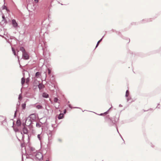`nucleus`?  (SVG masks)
<instances>
[{
  "label": "nucleus",
  "instance_id": "obj_1",
  "mask_svg": "<svg viewBox=\"0 0 161 161\" xmlns=\"http://www.w3.org/2000/svg\"><path fill=\"white\" fill-rule=\"evenodd\" d=\"M34 156V158L36 159H38L39 161H41L43 158V156L41 153L37 152L36 153H34L33 154L32 153L30 154L29 157L30 158H31V156Z\"/></svg>",
  "mask_w": 161,
  "mask_h": 161
},
{
  "label": "nucleus",
  "instance_id": "obj_2",
  "mask_svg": "<svg viewBox=\"0 0 161 161\" xmlns=\"http://www.w3.org/2000/svg\"><path fill=\"white\" fill-rule=\"evenodd\" d=\"M22 58L25 60H28L29 58V56L28 54L25 52L22 53Z\"/></svg>",
  "mask_w": 161,
  "mask_h": 161
},
{
  "label": "nucleus",
  "instance_id": "obj_3",
  "mask_svg": "<svg viewBox=\"0 0 161 161\" xmlns=\"http://www.w3.org/2000/svg\"><path fill=\"white\" fill-rule=\"evenodd\" d=\"M25 122L27 124V126H29L31 124H32V121L29 118H27L25 119Z\"/></svg>",
  "mask_w": 161,
  "mask_h": 161
},
{
  "label": "nucleus",
  "instance_id": "obj_4",
  "mask_svg": "<svg viewBox=\"0 0 161 161\" xmlns=\"http://www.w3.org/2000/svg\"><path fill=\"white\" fill-rule=\"evenodd\" d=\"M28 118H29L32 121H34L36 119V115L35 114H33L30 115Z\"/></svg>",
  "mask_w": 161,
  "mask_h": 161
},
{
  "label": "nucleus",
  "instance_id": "obj_5",
  "mask_svg": "<svg viewBox=\"0 0 161 161\" xmlns=\"http://www.w3.org/2000/svg\"><path fill=\"white\" fill-rule=\"evenodd\" d=\"M12 25L13 26L14 28H16L18 26V23H17V22L16 21V20L14 19H13L12 20Z\"/></svg>",
  "mask_w": 161,
  "mask_h": 161
},
{
  "label": "nucleus",
  "instance_id": "obj_6",
  "mask_svg": "<svg viewBox=\"0 0 161 161\" xmlns=\"http://www.w3.org/2000/svg\"><path fill=\"white\" fill-rule=\"evenodd\" d=\"M30 154L32 153L33 154L34 153H36V150L35 149V148L33 147H31L30 148Z\"/></svg>",
  "mask_w": 161,
  "mask_h": 161
},
{
  "label": "nucleus",
  "instance_id": "obj_7",
  "mask_svg": "<svg viewBox=\"0 0 161 161\" xmlns=\"http://www.w3.org/2000/svg\"><path fill=\"white\" fill-rule=\"evenodd\" d=\"M21 122L20 121V120L19 119H17L16 122V124L18 126H20L21 125Z\"/></svg>",
  "mask_w": 161,
  "mask_h": 161
},
{
  "label": "nucleus",
  "instance_id": "obj_8",
  "mask_svg": "<svg viewBox=\"0 0 161 161\" xmlns=\"http://www.w3.org/2000/svg\"><path fill=\"white\" fill-rule=\"evenodd\" d=\"M23 132L24 134H27L28 133V130L27 128L25 127H24L23 129Z\"/></svg>",
  "mask_w": 161,
  "mask_h": 161
},
{
  "label": "nucleus",
  "instance_id": "obj_9",
  "mask_svg": "<svg viewBox=\"0 0 161 161\" xmlns=\"http://www.w3.org/2000/svg\"><path fill=\"white\" fill-rule=\"evenodd\" d=\"M111 108H112V107L110 108L107 111L105 112L104 113H101L100 114H98L100 116H103L104 115H105L108 113L110 109Z\"/></svg>",
  "mask_w": 161,
  "mask_h": 161
},
{
  "label": "nucleus",
  "instance_id": "obj_10",
  "mask_svg": "<svg viewBox=\"0 0 161 161\" xmlns=\"http://www.w3.org/2000/svg\"><path fill=\"white\" fill-rule=\"evenodd\" d=\"M47 21L48 20L47 19H46L42 23V25H44V27H47L48 26V24H46V21Z\"/></svg>",
  "mask_w": 161,
  "mask_h": 161
},
{
  "label": "nucleus",
  "instance_id": "obj_11",
  "mask_svg": "<svg viewBox=\"0 0 161 161\" xmlns=\"http://www.w3.org/2000/svg\"><path fill=\"white\" fill-rule=\"evenodd\" d=\"M38 86L40 90H42L44 87V86L42 84H39L38 85Z\"/></svg>",
  "mask_w": 161,
  "mask_h": 161
},
{
  "label": "nucleus",
  "instance_id": "obj_12",
  "mask_svg": "<svg viewBox=\"0 0 161 161\" xmlns=\"http://www.w3.org/2000/svg\"><path fill=\"white\" fill-rule=\"evenodd\" d=\"M42 96L44 98H47L49 97V96L48 94L44 92L42 93Z\"/></svg>",
  "mask_w": 161,
  "mask_h": 161
},
{
  "label": "nucleus",
  "instance_id": "obj_13",
  "mask_svg": "<svg viewBox=\"0 0 161 161\" xmlns=\"http://www.w3.org/2000/svg\"><path fill=\"white\" fill-rule=\"evenodd\" d=\"M64 118V115L63 113H60L58 117V118L59 119H62Z\"/></svg>",
  "mask_w": 161,
  "mask_h": 161
},
{
  "label": "nucleus",
  "instance_id": "obj_14",
  "mask_svg": "<svg viewBox=\"0 0 161 161\" xmlns=\"http://www.w3.org/2000/svg\"><path fill=\"white\" fill-rule=\"evenodd\" d=\"M2 18L3 19V20H2V22L4 21V22L5 23H7V21L6 19L5 16L3 14L2 16Z\"/></svg>",
  "mask_w": 161,
  "mask_h": 161
},
{
  "label": "nucleus",
  "instance_id": "obj_15",
  "mask_svg": "<svg viewBox=\"0 0 161 161\" xmlns=\"http://www.w3.org/2000/svg\"><path fill=\"white\" fill-rule=\"evenodd\" d=\"M104 36V35L102 37L99 41H98L97 42V44H96V47H95L96 48H97L98 46L99 43L102 41L103 39V37Z\"/></svg>",
  "mask_w": 161,
  "mask_h": 161
},
{
  "label": "nucleus",
  "instance_id": "obj_16",
  "mask_svg": "<svg viewBox=\"0 0 161 161\" xmlns=\"http://www.w3.org/2000/svg\"><path fill=\"white\" fill-rule=\"evenodd\" d=\"M25 81V78L23 77L21 79V84L22 86H23L24 84Z\"/></svg>",
  "mask_w": 161,
  "mask_h": 161
},
{
  "label": "nucleus",
  "instance_id": "obj_17",
  "mask_svg": "<svg viewBox=\"0 0 161 161\" xmlns=\"http://www.w3.org/2000/svg\"><path fill=\"white\" fill-rule=\"evenodd\" d=\"M110 121L111 122V123L110 125V126H112L113 125H115V126H116V125H115V121H114L113 120L111 119H110Z\"/></svg>",
  "mask_w": 161,
  "mask_h": 161
},
{
  "label": "nucleus",
  "instance_id": "obj_18",
  "mask_svg": "<svg viewBox=\"0 0 161 161\" xmlns=\"http://www.w3.org/2000/svg\"><path fill=\"white\" fill-rule=\"evenodd\" d=\"M36 107L38 109H42L43 108V107L40 105H37L36 106Z\"/></svg>",
  "mask_w": 161,
  "mask_h": 161
},
{
  "label": "nucleus",
  "instance_id": "obj_19",
  "mask_svg": "<svg viewBox=\"0 0 161 161\" xmlns=\"http://www.w3.org/2000/svg\"><path fill=\"white\" fill-rule=\"evenodd\" d=\"M19 107L18 106H17V107H16V110H15V112H14V118H15V117H16L17 116V112L18 111V108H19Z\"/></svg>",
  "mask_w": 161,
  "mask_h": 161
},
{
  "label": "nucleus",
  "instance_id": "obj_20",
  "mask_svg": "<svg viewBox=\"0 0 161 161\" xmlns=\"http://www.w3.org/2000/svg\"><path fill=\"white\" fill-rule=\"evenodd\" d=\"M20 50L22 52V53H24L26 52V51L25 48L23 47H21L20 48Z\"/></svg>",
  "mask_w": 161,
  "mask_h": 161
},
{
  "label": "nucleus",
  "instance_id": "obj_21",
  "mask_svg": "<svg viewBox=\"0 0 161 161\" xmlns=\"http://www.w3.org/2000/svg\"><path fill=\"white\" fill-rule=\"evenodd\" d=\"M26 103H23L21 105L22 109L23 110L25 109L26 108Z\"/></svg>",
  "mask_w": 161,
  "mask_h": 161
},
{
  "label": "nucleus",
  "instance_id": "obj_22",
  "mask_svg": "<svg viewBox=\"0 0 161 161\" xmlns=\"http://www.w3.org/2000/svg\"><path fill=\"white\" fill-rule=\"evenodd\" d=\"M41 74L39 72H37L35 74V77L37 78H38Z\"/></svg>",
  "mask_w": 161,
  "mask_h": 161
},
{
  "label": "nucleus",
  "instance_id": "obj_23",
  "mask_svg": "<svg viewBox=\"0 0 161 161\" xmlns=\"http://www.w3.org/2000/svg\"><path fill=\"white\" fill-rule=\"evenodd\" d=\"M52 132L50 131L49 133L48 134V140H50L51 139V137L52 136Z\"/></svg>",
  "mask_w": 161,
  "mask_h": 161
},
{
  "label": "nucleus",
  "instance_id": "obj_24",
  "mask_svg": "<svg viewBox=\"0 0 161 161\" xmlns=\"http://www.w3.org/2000/svg\"><path fill=\"white\" fill-rule=\"evenodd\" d=\"M129 94V91L128 90H126V93H125V97H128Z\"/></svg>",
  "mask_w": 161,
  "mask_h": 161
},
{
  "label": "nucleus",
  "instance_id": "obj_25",
  "mask_svg": "<svg viewBox=\"0 0 161 161\" xmlns=\"http://www.w3.org/2000/svg\"><path fill=\"white\" fill-rule=\"evenodd\" d=\"M68 106L69 108L72 109V108H80L77 107H74L73 108L72 106H71V104H69L68 105Z\"/></svg>",
  "mask_w": 161,
  "mask_h": 161
},
{
  "label": "nucleus",
  "instance_id": "obj_26",
  "mask_svg": "<svg viewBox=\"0 0 161 161\" xmlns=\"http://www.w3.org/2000/svg\"><path fill=\"white\" fill-rule=\"evenodd\" d=\"M22 98V96L21 94H20L19 95V97H18V99L19 100H21Z\"/></svg>",
  "mask_w": 161,
  "mask_h": 161
},
{
  "label": "nucleus",
  "instance_id": "obj_27",
  "mask_svg": "<svg viewBox=\"0 0 161 161\" xmlns=\"http://www.w3.org/2000/svg\"><path fill=\"white\" fill-rule=\"evenodd\" d=\"M30 81V78L29 77H28L26 79V83L27 84H28Z\"/></svg>",
  "mask_w": 161,
  "mask_h": 161
},
{
  "label": "nucleus",
  "instance_id": "obj_28",
  "mask_svg": "<svg viewBox=\"0 0 161 161\" xmlns=\"http://www.w3.org/2000/svg\"><path fill=\"white\" fill-rule=\"evenodd\" d=\"M47 72L48 75H50L51 74V70L49 68L47 69Z\"/></svg>",
  "mask_w": 161,
  "mask_h": 161
},
{
  "label": "nucleus",
  "instance_id": "obj_29",
  "mask_svg": "<svg viewBox=\"0 0 161 161\" xmlns=\"http://www.w3.org/2000/svg\"><path fill=\"white\" fill-rule=\"evenodd\" d=\"M58 100V99L57 97H54V101L55 103H57Z\"/></svg>",
  "mask_w": 161,
  "mask_h": 161
},
{
  "label": "nucleus",
  "instance_id": "obj_30",
  "mask_svg": "<svg viewBox=\"0 0 161 161\" xmlns=\"http://www.w3.org/2000/svg\"><path fill=\"white\" fill-rule=\"evenodd\" d=\"M42 120H44L45 121V122H44V124L46 123L47 122V118H42Z\"/></svg>",
  "mask_w": 161,
  "mask_h": 161
},
{
  "label": "nucleus",
  "instance_id": "obj_31",
  "mask_svg": "<svg viewBox=\"0 0 161 161\" xmlns=\"http://www.w3.org/2000/svg\"><path fill=\"white\" fill-rule=\"evenodd\" d=\"M36 126L37 127H40L41 126V125L38 123H36Z\"/></svg>",
  "mask_w": 161,
  "mask_h": 161
},
{
  "label": "nucleus",
  "instance_id": "obj_32",
  "mask_svg": "<svg viewBox=\"0 0 161 161\" xmlns=\"http://www.w3.org/2000/svg\"><path fill=\"white\" fill-rule=\"evenodd\" d=\"M37 138L40 141L41 139L40 134H38L37 135Z\"/></svg>",
  "mask_w": 161,
  "mask_h": 161
},
{
  "label": "nucleus",
  "instance_id": "obj_33",
  "mask_svg": "<svg viewBox=\"0 0 161 161\" xmlns=\"http://www.w3.org/2000/svg\"><path fill=\"white\" fill-rule=\"evenodd\" d=\"M6 122V118H5V119H4V120H3L2 122V124H3L4 122Z\"/></svg>",
  "mask_w": 161,
  "mask_h": 161
},
{
  "label": "nucleus",
  "instance_id": "obj_34",
  "mask_svg": "<svg viewBox=\"0 0 161 161\" xmlns=\"http://www.w3.org/2000/svg\"><path fill=\"white\" fill-rule=\"evenodd\" d=\"M22 125L24 126V127H25V125H27V124L26 123V122H25V123H23L22 124Z\"/></svg>",
  "mask_w": 161,
  "mask_h": 161
},
{
  "label": "nucleus",
  "instance_id": "obj_35",
  "mask_svg": "<svg viewBox=\"0 0 161 161\" xmlns=\"http://www.w3.org/2000/svg\"><path fill=\"white\" fill-rule=\"evenodd\" d=\"M58 142H62V140L61 139H60V138H58Z\"/></svg>",
  "mask_w": 161,
  "mask_h": 161
},
{
  "label": "nucleus",
  "instance_id": "obj_36",
  "mask_svg": "<svg viewBox=\"0 0 161 161\" xmlns=\"http://www.w3.org/2000/svg\"><path fill=\"white\" fill-rule=\"evenodd\" d=\"M66 112H67V111H66V109H65L64 110V113H63V114H65L66 113Z\"/></svg>",
  "mask_w": 161,
  "mask_h": 161
},
{
  "label": "nucleus",
  "instance_id": "obj_37",
  "mask_svg": "<svg viewBox=\"0 0 161 161\" xmlns=\"http://www.w3.org/2000/svg\"><path fill=\"white\" fill-rule=\"evenodd\" d=\"M3 9H7V7H6L4 5L3 6Z\"/></svg>",
  "mask_w": 161,
  "mask_h": 161
},
{
  "label": "nucleus",
  "instance_id": "obj_38",
  "mask_svg": "<svg viewBox=\"0 0 161 161\" xmlns=\"http://www.w3.org/2000/svg\"><path fill=\"white\" fill-rule=\"evenodd\" d=\"M131 99L130 97H128L127 98V102H128Z\"/></svg>",
  "mask_w": 161,
  "mask_h": 161
},
{
  "label": "nucleus",
  "instance_id": "obj_39",
  "mask_svg": "<svg viewBox=\"0 0 161 161\" xmlns=\"http://www.w3.org/2000/svg\"><path fill=\"white\" fill-rule=\"evenodd\" d=\"M34 1L36 3H37L38 2V0H34Z\"/></svg>",
  "mask_w": 161,
  "mask_h": 161
},
{
  "label": "nucleus",
  "instance_id": "obj_40",
  "mask_svg": "<svg viewBox=\"0 0 161 161\" xmlns=\"http://www.w3.org/2000/svg\"><path fill=\"white\" fill-rule=\"evenodd\" d=\"M12 52H14L15 51V50H14V49L13 48V47H12Z\"/></svg>",
  "mask_w": 161,
  "mask_h": 161
},
{
  "label": "nucleus",
  "instance_id": "obj_41",
  "mask_svg": "<svg viewBox=\"0 0 161 161\" xmlns=\"http://www.w3.org/2000/svg\"><path fill=\"white\" fill-rule=\"evenodd\" d=\"M14 54V55L16 56V53H15V52L14 51V52H13Z\"/></svg>",
  "mask_w": 161,
  "mask_h": 161
},
{
  "label": "nucleus",
  "instance_id": "obj_42",
  "mask_svg": "<svg viewBox=\"0 0 161 161\" xmlns=\"http://www.w3.org/2000/svg\"><path fill=\"white\" fill-rule=\"evenodd\" d=\"M109 115L107 116L106 118H108L109 119H110V118H109Z\"/></svg>",
  "mask_w": 161,
  "mask_h": 161
},
{
  "label": "nucleus",
  "instance_id": "obj_43",
  "mask_svg": "<svg viewBox=\"0 0 161 161\" xmlns=\"http://www.w3.org/2000/svg\"><path fill=\"white\" fill-rule=\"evenodd\" d=\"M119 107H122V106L121 104H119Z\"/></svg>",
  "mask_w": 161,
  "mask_h": 161
},
{
  "label": "nucleus",
  "instance_id": "obj_44",
  "mask_svg": "<svg viewBox=\"0 0 161 161\" xmlns=\"http://www.w3.org/2000/svg\"><path fill=\"white\" fill-rule=\"evenodd\" d=\"M23 156H22V161H23Z\"/></svg>",
  "mask_w": 161,
  "mask_h": 161
},
{
  "label": "nucleus",
  "instance_id": "obj_45",
  "mask_svg": "<svg viewBox=\"0 0 161 161\" xmlns=\"http://www.w3.org/2000/svg\"><path fill=\"white\" fill-rule=\"evenodd\" d=\"M116 129H117V130L118 132L119 133V131H118V129H117V127H116Z\"/></svg>",
  "mask_w": 161,
  "mask_h": 161
},
{
  "label": "nucleus",
  "instance_id": "obj_46",
  "mask_svg": "<svg viewBox=\"0 0 161 161\" xmlns=\"http://www.w3.org/2000/svg\"><path fill=\"white\" fill-rule=\"evenodd\" d=\"M17 58H18V61H19V56H17Z\"/></svg>",
  "mask_w": 161,
  "mask_h": 161
},
{
  "label": "nucleus",
  "instance_id": "obj_47",
  "mask_svg": "<svg viewBox=\"0 0 161 161\" xmlns=\"http://www.w3.org/2000/svg\"><path fill=\"white\" fill-rule=\"evenodd\" d=\"M120 136H121L122 139V140L124 141V140H123V139L122 138V137L120 135Z\"/></svg>",
  "mask_w": 161,
  "mask_h": 161
},
{
  "label": "nucleus",
  "instance_id": "obj_48",
  "mask_svg": "<svg viewBox=\"0 0 161 161\" xmlns=\"http://www.w3.org/2000/svg\"><path fill=\"white\" fill-rule=\"evenodd\" d=\"M0 36H1L3 37H4L3 36H1V35H0Z\"/></svg>",
  "mask_w": 161,
  "mask_h": 161
},
{
  "label": "nucleus",
  "instance_id": "obj_49",
  "mask_svg": "<svg viewBox=\"0 0 161 161\" xmlns=\"http://www.w3.org/2000/svg\"><path fill=\"white\" fill-rule=\"evenodd\" d=\"M160 108V107H158V106H157V107H156V108Z\"/></svg>",
  "mask_w": 161,
  "mask_h": 161
},
{
  "label": "nucleus",
  "instance_id": "obj_50",
  "mask_svg": "<svg viewBox=\"0 0 161 161\" xmlns=\"http://www.w3.org/2000/svg\"><path fill=\"white\" fill-rule=\"evenodd\" d=\"M19 63L20 64V63ZM19 65H20V67H21V65L19 64Z\"/></svg>",
  "mask_w": 161,
  "mask_h": 161
},
{
  "label": "nucleus",
  "instance_id": "obj_51",
  "mask_svg": "<svg viewBox=\"0 0 161 161\" xmlns=\"http://www.w3.org/2000/svg\"><path fill=\"white\" fill-rule=\"evenodd\" d=\"M159 105V103L158 104V105Z\"/></svg>",
  "mask_w": 161,
  "mask_h": 161
},
{
  "label": "nucleus",
  "instance_id": "obj_52",
  "mask_svg": "<svg viewBox=\"0 0 161 161\" xmlns=\"http://www.w3.org/2000/svg\"><path fill=\"white\" fill-rule=\"evenodd\" d=\"M18 130H15V131L16 132V131H18Z\"/></svg>",
  "mask_w": 161,
  "mask_h": 161
},
{
  "label": "nucleus",
  "instance_id": "obj_53",
  "mask_svg": "<svg viewBox=\"0 0 161 161\" xmlns=\"http://www.w3.org/2000/svg\"><path fill=\"white\" fill-rule=\"evenodd\" d=\"M143 21H144V20L146 21V20H144V19H143Z\"/></svg>",
  "mask_w": 161,
  "mask_h": 161
},
{
  "label": "nucleus",
  "instance_id": "obj_54",
  "mask_svg": "<svg viewBox=\"0 0 161 161\" xmlns=\"http://www.w3.org/2000/svg\"><path fill=\"white\" fill-rule=\"evenodd\" d=\"M46 161H49L48 160H46Z\"/></svg>",
  "mask_w": 161,
  "mask_h": 161
},
{
  "label": "nucleus",
  "instance_id": "obj_55",
  "mask_svg": "<svg viewBox=\"0 0 161 161\" xmlns=\"http://www.w3.org/2000/svg\"><path fill=\"white\" fill-rule=\"evenodd\" d=\"M160 49H161V47H160Z\"/></svg>",
  "mask_w": 161,
  "mask_h": 161
}]
</instances>
